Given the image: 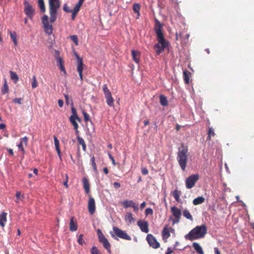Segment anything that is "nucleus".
<instances>
[{"mask_svg":"<svg viewBox=\"0 0 254 254\" xmlns=\"http://www.w3.org/2000/svg\"><path fill=\"white\" fill-rule=\"evenodd\" d=\"M38 6L42 12L44 13L46 11L44 0H38Z\"/></svg>","mask_w":254,"mask_h":254,"instance_id":"34","label":"nucleus"},{"mask_svg":"<svg viewBox=\"0 0 254 254\" xmlns=\"http://www.w3.org/2000/svg\"><path fill=\"white\" fill-rule=\"evenodd\" d=\"M9 91V88L8 86L7 85L6 80L5 78L4 79V84L3 85L2 88H1V94L3 95H4L8 92Z\"/></svg>","mask_w":254,"mask_h":254,"instance_id":"28","label":"nucleus"},{"mask_svg":"<svg viewBox=\"0 0 254 254\" xmlns=\"http://www.w3.org/2000/svg\"><path fill=\"white\" fill-rule=\"evenodd\" d=\"M56 59H57V62H58V66H60L61 65H64V62L63 59H62V58H61L60 57H56Z\"/></svg>","mask_w":254,"mask_h":254,"instance_id":"46","label":"nucleus"},{"mask_svg":"<svg viewBox=\"0 0 254 254\" xmlns=\"http://www.w3.org/2000/svg\"><path fill=\"white\" fill-rule=\"evenodd\" d=\"M133 208V211L134 212H137L138 210V205H136L135 203L134 204V207H132Z\"/></svg>","mask_w":254,"mask_h":254,"instance_id":"64","label":"nucleus"},{"mask_svg":"<svg viewBox=\"0 0 254 254\" xmlns=\"http://www.w3.org/2000/svg\"><path fill=\"white\" fill-rule=\"evenodd\" d=\"M95 201L93 197H90L88 202V209L89 213L93 214L95 211Z\"/></svg>","mask_w":254,"mask_h":254,"instance_id":"9","label":"nucleus"},{"mask_svg":"<svg viewBox=\"0 0 254 254\" xmlns=\"http://www.w3.org/2000/svg\"><path fill=\"white\" fill-rule=\"evenodd\" d=\"M199 176L197 174H192L186 179V186L188 189H191L198 180Z\"/></svg>","mask_w":254,"mask_h":254,"instance_id":"5","label":"nucleus"},{"mask_svg":"<svg viewBox=\"0 0 254 254\" xmlns=\"http://www.w3.org/2000/svg\"><path fill=\"white\" fill-rule=\"evenodd\" d=\"M141 173L143 175H146L148 173V170L146 168H142L141 169Z\"/></svg>","mask_w":254,"mask_h":254,"instance_id":"55","label":"nucleus"},{"mask_svg":"<svg viewBox=\"0 0 254 254\" xmlns=\"http://www.w3.org/2000/svg\"><path fill=\"white\" fill-rule=\"evenodd\" d=\"M108 155L109 156V158L111 160L113 164L114 165H115L116 164L115 160L114 159V157L112 156V155L111 154L110 152H108Z\"/></svg>","mask_w":254,"mask_h":254,"instance_id":"52","label":"nucleus"},{"mask_svg":"<svg viewBox=\"0 0 254 254\" xmlns=\"http://www.w3.org/2000/svg\"><path fill=\"white\" fill-rule=\"evenodd\" d=\"M137 224L142 232L145 233H147L149 232L148 223L147 221L139 220Z\"/></svg>","mask_w":254,"mask_h":254,"instance_id":"12","label":"nucleus"},{"mask_svg":"<svg viewBox=\"0 0 254 254\" xmlns=\"http://www.w3.org/2000/svg\"><path fill=\"white\" fill-rule=\"evenodd\" d=\"M180 194L181 192L180 191H178L177 190H175L172 192L173 196L175 198V200L178 202H180L181 201V199L180 198Z\"/></svg>","mask_w":254,"mask_h":254,"instance_id":"32","label":"nucleus"},{"mask_svg":"<svg viewBox=\"0 0 254 254\" xmlns=\"http://www.w3.org/2000/svg\"><path fill=\"white\" fill-rule=\"evenodd\" d=\"M77 138L79 143L82 145L83 150L84 151H85L86 149V145L84 139L82 137H80L79 135L77 136Z\"/></svg>","mask_w":254,"mask_h":254,"instance_id":"38","label":"nucleus"},{"mask_svg":"<svg viewBox=\"0 0 254 254\" xmlns=\"http://www.w3.org/2000/svg\"><path fill=\"white\" fill-rule=\"evenodd\" d=\"M162 28L163 25L160 22V21L158 19H155L154 31L157 36L163 34L162 31Z\"/></svg>","mask_w":254,"mask_h":254,"instance_id":"11","label":"nucleus"},{"mask_svg":"<svg viewBox=\"0 0 254 254\" xmlns=\"http://www.w3.org/2000/svg\"><path fill=\"white\" fill-rule=\"evenodd\" d=\"M83 69V67L81 66V63L79 64V65H77V70L79 73V76L80 77V79L81 81L83 80V74L82 71Z\"/></svg>","mask_w":254,"mask_h":254,"instance_id":"36","label":"nucleus"},{"mask_svg":"<svg viewBox=\"0 0 254 254\" xmlns=\"http://www.w3.org/2000/svg\"><path fill=\"white\" fill-rule=\"evenodd\" d=\"M131 55L132 57L133 60L136 63L138 64L140 62V52L138 51L132 50H131Z\"/></svg>","mask_w":254,"mask_h":254,"instance_id":"17","label":"nucleus"},{"mask_svg":"<svg viewBox=\"0 0 254 254\" xmlns=\"http://www.w3.org/2000/svg\"><path fill=\"white\" fill-rule=\"evenodd\" d=\"M32 79H33V81L31 83V86H32V88H35L38 86V83H37L36 79V76L35 75H34L33 76Z\"/></svg>","mask_w":254,"mask_h":254,"instance_id":"44","label":"nucleus"},{"mask_svg":"<svg viewBox=\"0 0 254 254\" xmlns=\"http://www.w3.org/2000/svg\"><path fill=\"white\" fill-rule=\"evenodd\" d=\"M54 141L56 150L57 152L59 158H60V159H61V150L60 148V142H59V140H58V138L55 135L54 136Z\"/></svg>","mask_w":254,"mask_h":254,"instance_id":"18","label":"nucleus"},{"mask_svg":"<svg viewBox=\"0 0 254 254\" xmlns=\"http://www.w3.org/2000/svg\"><path fill=\"white\" fill-rule=\"evenodd\" d=\"M82 183L83 184V188L85 190V192L88 194L90 192V185L87 178L84 177L82 179Z\"/></svg>","mask_w":254,"mask_h":254,"instance_id":"19","label":"nucleus"},{"mask_svg":"<svg viewBox=\"0 0 254 254\" xmlns=\"http://www.w3.org/2000/svg\"><path fill=\"white\" fill-rule=\"evenodd\" d=\"M83 235L81 234L79 235L77 242L79 245H82L84 243H85L84 240L83 239Z\"/></svg>","mask_w":254,"mask_h":254,"instance_id":"43","label":"nucleus"},{"mask_svg":"<svg viewBox=\"0 0 254 254\" xmlns=\"http://www.w3.org/2000/svg\"><path fill=\"white\" fill-rule=\"evenodd\" d=\"M58 105L60 107H62L64 105V102L61 99H59L58 100Z\"/></svg>","mask_w":254,"mask_h":254,"instance_id":"63","label":"nucleus"},{"mask_svg":"<svg viewBox=\"0 0 254 254\" xmlns=\"http://www.w3.org/2000/svg\"><path fill=\"white\" fill-rule=\"evenodd\" d=\"M84 1V0H79L78 2L76 4V5L80 8L81 6L82 5L83 2Z\"/></svg>","mask_w":254,"mask_h":254,"instance_id":"61","label":"nucleus"},{"mask_svg":"<svg viewBox=\"0 0 254 254\" xmlns=\"http://www.w3.org/2000/svg\"><path fill=\"white\" fill-rule=\"evenodd\" d=\"M97 235H98V239L103 237V236H105L104 235V234L102 233L101 230L99 229H98L97 230Z\"/></svg>","mask_w":254,"mask_h":254,"instance_id":"53","label":"nucleus"},{"mask_svg":"<svg viewBox=\"0 0 254 254\" xmlns=\"http://www.w3.org/2000/svg\"><path fill=\"white\" fill-rule=\"evenodd\" d=\"M42 23L43 25V27L45 32L48 35H50L53 33V26L49 23L48 16L47 15H44L42 18Z\"/></svg>","mask_w":254,"mask_h":254,"instance_id":"6","label":"nucleus"},{"mask_svg":"<svg viewBox=\"0 0 254 254\" xmlns=\"http://www.w3.org/2000/svg\"><path fill=\"white\" fill-rule=\"evenodd\" d=\"M208 134H210L212 136H214L215 135V133H214V129L212 127H209V130H208Z\"/></svg>","mask_w":254,"mask_h":254,"instance_id":"58","label":"nucleus"},{"mask_svg":"<svg viewBox=\"0 0 254 254\" xmlns=\"http://www.w3.org/2000/svg\"><path fill=\"white\" fill-rule=\"evenodd\" d=\"M63 10L67 13H71L72 12V10L69 8L67 4L65 3L63 6Z\"/></svg>","mask_w":254,"mask_h":254,"instance_id":"47","label":"nucleus"},{"mask_svg":"<svg viewBox=\"0 0 254 254\" xmlns=\"http://www.w3.org/2000/svg\"><path fill=\"white\" fill-rule=\"evenodd\" d=\"M80 8L79 7H78L77 6H76V5H75L73 10H72V11L73 12H74L75 13H78L80 10Z\"/></svg>","mask_w":254,"mask_h":254,"instance_id":"60","label":"nucleus"},{"mask_svg":"<svg viewBox=\"0 0 254 254\" xmlns=\"http://www.w3.org/2000/svg\"><path fill=\"white\" fill-rule=\"evenodd\" d=\"M84 1V0H79L78 2L76 4V5L80 8L81 6L82 5L83 2Z\"/></svg>","mask_w":254,"mask_h":254,"instance_id":"62","label":"nucleus"},{"mask_svg":"<svg viewBox=\"0 0 254 254\" xmlns=\"http://www.w3.org/2000/svg\"><path fill=\"white\" fill-rule=\"evenodd\" d=\"M103 91L104 92V94L105 95V97H106L107 96H109L111 94V93L110 91V90L108 89L107 84H104L103 86Z\"/></svg>","mask_w":254,"mask_h":254,"instance_id":"35","label":"nucleus"},{"mask_svg":"<svg viewBox=\"0 0 254 254\" xmlns=\"http://www.w3.org/2000/svg\"><path fill=\"white\" fill-rule=\"evenodd\" d=\"M177 159L181 168L184 171L188 160V146L183 143L178 148Z\"/></svg>","mask_w":254,"mask_h":254,"instance_id":"2","label":"nucleus"},{"mask_svg":"<svg viewBox=\"0 0 254 254\" xmlns=\"http://www.w3.org/2000/svg\"><path fill=\"white\" fill-rule=\"evenodd\" d=\"M160 102L162 106H167L168 104V102L167 97L164 95H160L159 96Z\"/></svg>","mask_w":254,"mask_h":254,"instance_id":"25","label":"nucleus"},{"mask_svg":"<svg viewBox=\"0 0 254 254\" xmlns=\"http://www.w3.org/2000/svg\"><path fill=\"white\" fill-rule=\"evenodd\" d=\"M183 213L184 216L185 217H186L187 219H189L191 221L193 220L192 216H191V215L190 214V212H189V211L188 210L185 209L183 211Z\"/></svg>","mask_w":254,"mask_h":254,"instance_id":"40","label":"nucleus"},{"mask_svg":"<svg viewBox=\"0 0 254 254\" xmlns=\"http://www.w3.org/2000/svg\"><path fill=\"white\" fill-rule=\"evenodd\" d=\"M8 32H9V33L10 35V37L14 43V45L15 46H17V40L16 33L15 31L11 32L10 30H8Z\"/></svg>","mask_w":254,"mask_h":254,"instance_id":"23","label":"nucleus"},{"mask_svg":"<svg viewBox=\"0 0 254 254\" xmlns=\"http://www.w3.org/2000/svg\"><path fill=\"white\" fill-rule=\"evenodd\" d=\"M157 39L158 41L157 44H159V45L160 44V46H162L165 48H166L168 46V42L165 40L163 34L157 36Z\"/></svg>","mask_w":254,"mask_h":254,"instance_id":"15","label":"nucleus"},{"mask_svg":"<svg viewBox=\"0 0 254 254\" xmlns=\"http://www.w3.org/2000/svg\"><path fill=\"white\" fill-rule=\"evenodd\" d=\"M50 22H54L57 18L58 9L60 7L59 0H49Z\"/></svg>","mask_w":254,"mask_h":254,"instance_id":"3","label":"nucleus"},{"mask_svg":"<svg viewBox=\"0 0 254 254\" xmlns=\"http://www.w3.org/2000/svg\"><path fill=\"white\" fill-rule=\"evenodd\" d=\"M162 236L164 242H167V239L170 237V230L168 225H166L162 231Z\"/></svg>","mask_w":254,"mask_h":254,"instance_id":"13","label":"nucleus"},{"mask_svg":"<svg viewBox=\"0 0 254 254\" xmlns=\"http://www.w3.org/2000/svg\"><path fill=\"white\" fill-rule=\"evenodd\" d=\"M7 213L2 212L0 217V226L3 228L5 226V222L7 221Z\"/></svg>","mask_w":254,"mask_h":254,"instance_id":"20","label":"nucleus"},{"mask_svg":"<svg viewBox=\"0 0 254 254\" xmlns=\"http://www.w3.org/2000/svg\"><path fill=\"white\" fill-rule=\"evenodd\" d=\"M113 186L115 188L118 189L121 187V184L118 182H114L113 183Z\"/></svg>","mask_w":254,"mask_h":254,"instance_id":"59","label":"nucleus"},{"mask_svg":"<svg viewBox=\"0 0 254 254\" xmlns=\"http://www.w3.org/2000/svg\"><path fill=\"white\" fill-rule=\"evenodd\" d=\"M91 254H101L100 251L95 246L93 247L91 249Z\"/></svg>","mask_w":254,"mask_h":254,"instance_id":"45","label":"nucleus"},{"mask_svg":"<svg viewBox=\"0 0 254 254\" xmlns=\"http://www.w3.org/2000/svg\"><path fill=\"white\" fill-rule=\"evenodd\" d=\"M75 57L76 58H77V65H79V64L80 63H81V66H83V61H82V59L80 58L79 56H78V54H75Z\"/></svg>","mask_w":254,"mask_h":254,"instance_id":"48","label":"nucleus"},{"mask_svg":"<svg viewBox=\"0 0 254 254\" xmlns=\"http://www.w3.org/2000/svg\"><path fill=\"white\" fill-rule=\"evenodd\" d=\"M154 48L155 50L157 55H159L163 51H164L165 47L160 46L159 44H156L154 45Z\"/></svg>","mask_w":254,"mask_h":254,"instance_id":"22","label":"nucleus"},{"mask_svg":"<svg viewBox=\"0 0 254 254\" xmlns=\"http://www.w3.org/2000/svg\"><path fill=\"white\" fill-rule=\"evenodd\" d=\"M22 99H23L21 98H16L13 100V102L14 103L18 104L19 105H21L22 104L21 101L22 100Z\"/></svg>","mask_w":254,"mask_h":254,"instance_id":"50","label":"nucleus"},{"mask_svg":"<svg viewBox=\"0 0 254 254\" xmlns=\"http://www.w3.org/2000/svg\"><path fill=\"white\" fill-rule=\"evenodd\" d=\"M153 213V211L151 208H147L145 210V215L147 216L149 214L152 215Z\"/></svg>","mask_w":254,"mask_h":254,"instance_id":"51","label":"nucleus"},{"mask_svg":"<svg viewBox=\"0 0 254 254\" xmlns=\"http://www.w3.org/2000/svg\"><path fill=\"white\" fill-rule=\"evenodd\" d=\"M91 165L92 166L94 171L96 173H97L98 171H97V166H96V164L95 163V158L94 156H92L91 157Z\"/></svg>","mask_w":254,"mask_h":254,"instance_id":"39","label":"nucleus"},{"mask_svg":"<svg viewBox=\"0 0 254 254\" xmlns=\"http://www.w3.org/2000/svg\"><path fill=\"white\" fill-rule=\"evenodd\" d=\"M69 38L72 41L76 46L78 45V39L77 36L76 35H73L69 36Z\"/></svg>","mask_w":254,"mask_h":254,"instance_id":"42","label":"nucleus"},{"mask_svg":"<svg viewBox=\"0 0 254 254\" xmlns=\"http://www.w3.org/2000/svg\"><path fill=\"white\" fill-rule=\"evenodd\" d=\"M82 113V114H83V116L84 117V122L86 123V122L89 121L90 122V123L92 124V122L90 119L89 115L84 110H83Z\"/></svg>","mask_w":254,"mask_h":254,"instance_id":"41","label":"nucleus"},{"mask_svg":"<svg viewBox=\"0 0 254 254\" xmlns=\"http://www.w3.org/2000/svg\"><path fill=\"white\" fill-rule=\"evenodd\" d=\"M190 72L187 70L183 71V75L184 80L186 84H189L190 82Z\"/></svg>","mask_w":254,"mask_h":254,"instance_id":"37","label":"nucleus"},{"mask_svg":"<svg viewBox=\"0 0 254 254\" xmlns=\"http://www.w3.org/2000/svg\"><path fill=\"white\" fill-rule=\"evenodd\" d=\"M207 227L205 225L202 224L200 226H197L189 233L185 236L186 240L193 241L194 240L203 238L207 233Z\"/></svg>","mask_w":254,"mask_h":254,"instance_id":"1","label":"nucleus"},{"mask_svg":"<svg viewBox=\"0 0 254 254\" xmlns=\"http://www.w3.org/2000/svg\"><path fill=\"white\" fill-rule=\"evenodd\" d=\"M77 221L74 217H72L69 222V230L71 232H74L77 230Z\"/></svg>","mask_w":254,"mask_h":254,"instance_id":"14","label":"nucleus"},{"mask_svg":"<svg viewBox=\"0 0 254 254\" xmlns=\"http://www.w3.org/2000/svg\"><path fill=\"white\" fill-rule=\"evenodd\" d=\"M140 9V6L138 3H134L133 5V10L134 13L137 14V17H136V19H138L140 15V13H139Z\"/></svg>","mask_w":254,"mask_h":254,"instance_id":"26","label":"nucleus"},{"mask_svg":"<svg viewBox=\"0 0 254 254\" xmlns=\"http://www.w3.org/2000/svg\"><path fill=\"white\" fill-rule=\"evenodd\" d=\"M99 241L103 244L104 248L107 250L109 253H111V245L105 236L99 239Z\"/></svg>","mask_w":254,"mask_h":254,"instance_id":"10","label":"nucleus"},{"mask_svg":"<svg viewBox=\"0 0 254 254\" xmlns=\"http://www.w3.org/2000/svg\"><path fill=\"white\" fill-rule=\"evenodd\" d=\"M71 110L72 114L70 116H72V117H75L78 116L77 114L76 110L75 109V108H74L73 107V106L71 107Z\"/></svg>","mask_w":254,"mask_h":254,"instance_id":"49","label":"nucleus"},{"mask_svg":"<svg viewBox=\"0 0 254 254\" xmlns=\"http://www.w3.org/2000/svg\"><path fill=\"white\" fill-rule=\"evenodd\" d=\"M179 245H180V243L178 241H176L175 242V246H174V249L178 250H180V251H183L185 249V248H183L182 249H177V248H176V247H177Z\"/></svg>","mask_w":254,"mask_h":254,"instance_id":"56","label":"nucleus"},{"mask_svg":"<svg viewBox=\"0 0 254 254\" xmlns=\"http://www.w3.org/2000/svg\"><path fill=\"white\" fill-rule=\"evenodd\" d=\"M69 120L70 122L71 123V124L73 125L74 129H78V125L77 123V122H76V120L75 119V118L72 117V116H70L69 118Z\"/></svg>","mask_w":254,"mask_h":254,"instance_id":"33","label":"nucleus"},{"mask_svg":"<svg viewBox=\"0 0 254 254\" xmlns=\"http://www.w3.org/2000/svg\"><path fill=\"white\" fill-rule=\"evenodd\" d=\"M192 246L194 249L198 254H204L203 250L199 244L196 242H194L192 243Z\"/></svg>","mask_w":254,"mask_h":254,"instance_id":"21","label":"nucleus"},{"mask_svg":"<svg viewBox=\"0 0 254 254\" xmlns=\"http://www.w3.org/2000/svg\"><path fill=\"white\" fill-rule=\"evenodd\" d=\"M205 200L203 196H198L193 200V204L195 205H198L202 203Z\"/></svg>","mask_w":254,"mask_h":254,"instance_id":"27","label":"nucleus"},{"mask_svg":"<svg viewBox=\"0 0 254 254\" xmlns=\"http://www.w3.org/2000/svg\"><path fill=\"white\" fill-rule=\"evenodd\" d=\"M11 79L13 81L14 83L17 82L19 80V77L16 72H13L11 70L9 71Z\"/></svg>","mask_w":254,"mask_h":254,"instance_id":"31","label":"nucleus"},{"mask_svg":"<svg viewBox=\"0 0 254 254\" xmlns=\"http://www.w3.org/2000/svg\"><path fill=\"white\" fill-rule=\"evenodd\" d=\"M28 138L27 136H24L23 138H21V140L22 141V143L23 142L25 145H27L28 143Z\"/></svg>","mask_w":254,"mask_h":254,"instance_id":"57","label":"nucleus"},{"mask_svg":"<svg viewBox=\"0 0 254 254\" xmlns=\"http://www.w3.org/2000/svg\"><path fill=\"white\" fill-rule=\"evenodd\" d=\"M24 12L26 16L30 19H32L35 14V10L32 5L25 0L24 2Z\"/></svg>","mask_w":254,"mask_h":254,"instance_id":"4","label":"nucleus"},{"mask_svg":"<svg viewBox=\"0 0 254 254\" xmlns=\"http://www.w3.org/2000/svg\"><path fill=\"white\" fill-rule=\"evenodd\" d=\"M134 203H135L132 200H125L122 203L123 205L124 206V208H128V207H134Z\"/></svg>","mask_w":254,"mask_h":254,"instance_id":"24","label":"nucleus"},{"mask_svg":"<svg viewBox=\"0 0 254 254\" xmlns=\"http://www.w3.org/2000/svg\"><path fill=\"white\" fill-rule=\"evenodd\" d=\"M171 211L175 218H180L182 215L181 210L176 206L171 207Z\"/></svg>","mask_w":254,"mask_h":254,"instance_id":"16","label":"nucleus"},{"mask_svg":"<svg viewBox=\"0 0 254 254\" xmlns=\"http://www.w3.org/2000/svg\"><path fill=\"white\" fill-rule=\"evenodd\" d=\"M18 148L23 152V153L25 152V150L23 147L22 141H20V143L18 144Z\"/></svg>","mask_w":254,"mask_h":254,"instance_id":"54","label":"nucleus"},{"mask_svg":"<svg viewBox=\"0 0 254 254\" xmlns=\"http://www.w3.org/2000/svg\"><path fill=\"white\" fill-rule=\"evenodd\" d=\"M106 99V102L108 106L110 107H114V99L112 96V95L107 96L105 97Z\"/></svg>","mask_w":254,"mask_h":254,"instance_id":"30","label":"nucleus"},{"mask_svg":"<svg viewBox=\"0 0 254 254\" xmlns=\"http://www.w3.org/2000/svg\"><path fill=\"white\" fill-rule=\"evenodd\" d=\"M146 240L149 246L152 248L156 249L160 247V243L152 234H149L147 235Z\"/></svg>","mask_w":254,"mask_h":254,"instance_id":"8","label":"nucleus"},{"mask_svg":"<svg viewBox=\"0 0 254 254\" xmlns=\"http://www.w3.org/2000/svg\"><path fill=\"white\" fill-rule=\"evenodd\" d=\"M125 220L128 222L129 224L133 222L135 220L134 218L132 217V215L130 212H127L125 216Z\"/></svg>","mask_w":254,"mask_h":254,"instance_id":"29","label":"nucleus"},{"mask_svg":"<svg viewBox=\"0 0 254 254\" xmlns=\"http://www.w3.org/2000/svg\"><path fill=\"white\" fill-rule=\"evenodd\" d=\"M113 230L115 235L120 238L126 240H131V237L125 231L118 227L114 226L113 228Z\"/></svg>","mask_w":254,"mask_h":254,"instance_id":"7","label":"nucleus"}]
</instances>
